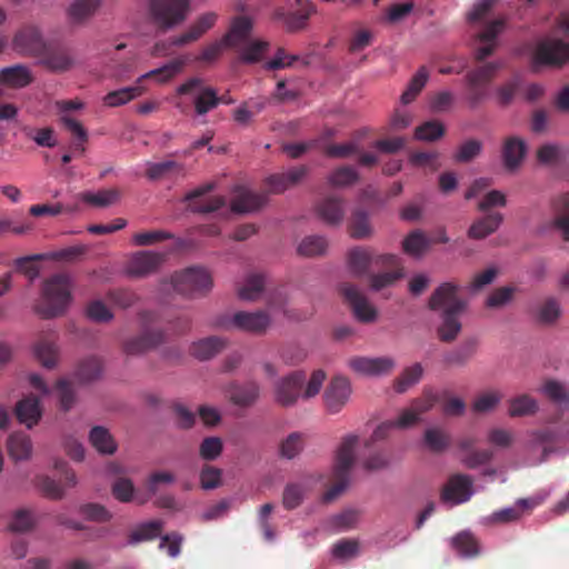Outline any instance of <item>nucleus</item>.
<instances>
[{
  "label": "nucleus",
  "mask_w": 569,
  "mask_h": 569,
  "mask_svg": "<svg viewBox=\"0 0 569 569\" xmlns=\"http://www.w3.org/2000/svg\"><path fill=\"white\" fill-rule=\"evenodd\" d=\"M351 393L350 382L345 377H335L323 393L325 405L330 413H338L348 402Z\"/></svg>",
  "instance_id": "nucleus-19"
},
{
  "label": "nucleus",
  "mask_w": 569,
  "mask_h": 569,
  "mask_svg": "<svg viewBox=\"0 0 569 569\" xmlns=\"http://www.w3.org/2000/svg\"><path fill=\"white\" fill-rule=\"evenodd\" d=\"M227 346V340L220 337H208L193 342L190 347V353L199 360H208Z\"/></svg>",
  "instance_id": "nucleus-29"
},
{
  "label": "nucleus",
  "mask_w": 569,
  "mask_h": 569,
  "mask_svg": "<svg viewBox=\"0 0 569 569\" xmlns=\"http://www.w3.org/2000/svg\"><path fill=\"white\" fill-rule=\"evenodd\" d=\"M359 442L356 435L346 436L337 449L332 468L333 483L323 493V501L331 502L337 499L349 485L350 470L355 463V449Z\"/></svg>",
  "instance_id": "nucleus-3"
},
{
  "label": "nucleus",
  "mask_w": 569,
  "mask_h": 569,
  "mask_svg": "<svg viewBox=\"0 0 569 569\" xmlns=\"http://www.w3.org/2000/svg\"><path fill=\"white\" fill-rule=\"evenodd\" d=\"M173 289L179 295L196 298L206 295L212 287L211 274L201 267H190L171 277Z\"/></svg>",
  "instance_id": "nucleus-6"
},
{
  "label": "nucleus",
  "mask_w": 569,
  "mask_h": 569,
  "mask_svg": "<svg viewBox=\"0 0 569 569\" xmlns=\"http://www.w3.org/2000/svg\"><path fill=\"white\" fill-rule=\"evenodd\" d=\"M423 373V368L420 363H415L406 368L402 373L395 381L397 392L402 393L411 386L419 382Z\"/></svg>",
  "instance_id": "nucleus-46"
},
{
  "label": "nucleus",
  "mask_w": 569,
  "mask_h": 569,
  "mask_svg": "<svg viewBox=\"0 0 569 569\" xmlns=\"http://www.w3.org/2000/svg\"><path fill=\"white\" fill-rule=\"evenodd\" d=\"M376 264L383 268H392L391 271L371 274L370 288L379 291L386 287L393 284L397 280L403 277V267L398 256L391 253H385L377 256Z\"/></svg>",
  "instance_id": "nucleus-15"
},
{
  "label": "nucleus",
  "mask_w": 569,
  "mask_h": 569,
  "mask_svg": "<svg viewBox=\"0 0 569 569\" xmlns=\"http://www.w3.org/2000/svg\"><path fill=\"white\" fill-rule=\"evenodd\" d=\"M162 531V522L154 520L141 525L129 536L130 543H137L144 540H152L157 538Z\"/></svg>",
  "instance_id": "nucleus-53"
},
{
  "label": "nucleus",
  "mask_w": 569,
  "mask_h": 569,
  "mask_svg": "<svg viewBox=\"0 0 569 569\" xmlns=\"http://www.w3.org/2000/svg\"><path fill=\"white\" fill-rule=\"evenodd\" d=\"M92 447L103 455H112L117 450V443L108 429L101 426L93 427L89 435Z\"/></svg>",
  "instance_id": "nucleus-36"
},
{
  "label": "nucleus",
  "mask_w": 569,
  "mask_h": 569,
  "mask_svg": "<svg viewBox=\"0 0 569 569\" xmlns=\"http://www.w3.org/2000/svg\"><path fill=\"white\" fill-rule=\"evenodd\" d=\"M305 497V488L299 483H288L283 490L282 503L288 510L301 505Z\"/></svg>",
  "instance_id": "nucleus-61"
},
{
  "label": "nucleus",
  "mask_w": 569,
  "mask_h": 569,
  "mask_svg": "<svg viewBox=\"0 0 569 569\" xmlns=\"http://www.w3.org/2000/svg\"><path fill=\"white\" fill-rule=\"evenodd\" d=\"M268 46L269 43L266 41H252L242 48L240 59L248 63L258 62L267 50Z\"/></svg>",
  "instance_id": "nucleus-64"
},
{
  "label": "nucleus",
  "mask_w": 569,
  "mask_h": 569,
  "mask_svg": "<svg viewBox=\"0 0 569 569\" xmlns=\"http://www.w3.org/2000/svg\"><path fill=\"white\" fill-rule=\"evenodd\" d=\"M453 549L462 557L471 558L480 553L479 542L470 532H460L451 540Z\"/></svg>",
  "instance_id": "nucleus-39"
},
{
  "label": "nucleus",
  "mask_w": 569,
  "mask_h": 569,
  "mask_svg": "<svg viewBox=\"0 0 569 569\" xmlns=\"http://www.w3.org/2000/svg\"><path fill=\"white\" fill-rule=\"evenodd\" d=\"M158 315L152 311H141L139 313L141 332L123 341L122 350L126 355H142L163 342V331L152 328L158 322Z\"/></svg>",
  "instance_id": "nucleus-4"
},
{
  "label": "nucleus",
  "mask_w": 569,
  "mask_h": 569,
  "mask_svg": "<svg viewBox=\"0 0 569 569\" xmlns=\"http://www.w3.org/2000/svg\"><path fill=\"white\" fill-rule=\"evenodd\" d=\"M546 397L558 405H569V388L557 380H547L542 387Z\"/></svg>",
  "instance_id": "nucleus-50"
},
{
  "label": "nucleus",
  "mask_w": 569,
  "mask_h": 569,
  "mask_svg": "<svg viewBox=\"0 0 569 569\" xmlns=\"http://www.w3.org/2000/svg\"><path fill=\"white\" fill-rule=\"evenodd\" d=\"M266 278L262 273L249 274L244 284L239 289V297L242 300L254 301L262 293Z\"/></svg>",
  "instance_id": "nucleus-41"
},
{
  "label": "nucleus",
  "mask_w": 569,
  "mask_h": 569,
  "mask_svg": "<svg viewBox=\"0 0 569 569\" xmlns=\"http://www.w3.org/2000/svg\"><path fill=\"white\" fill-rule=\"evenodd\" d=\"M266 202L267 197L264 194L252 192L244 187H238L231 200V210L237 213H248L260 209Z\"/></svg>",
  "instance_id": "nucleus-24"
},
{
  "label": "nucleus",
  "mask_w": 569,
  "mask_h": 569,
  "mask_svg": "<svg viewBox=\"0 0 569 569\" xmlns=\"http://www.w3.org/2000/svg\"><path fill=\"white\" fill-rule=\"evenodd\" d=\"M271 323L268 312L258 310L254 312L238 311L233 316L221 318L218 326L224 329H238L241 331L262 335Z\"/></svg>",
  "instance_id": "nucleus-9"
},
{
  "label": "nucleus",
  "mask_w": 569,
  "mask_h": 569,
  "mask_svg": "<svg viewBox=\"0 0 569 569\" xmlns=\"http://www.w3.org/2000/svg\"><path fill=\"white\" fill-rule=\"evenodd\" d=\"M232 403L241 407L251 406L259 397V386L249 382L244 386H234L229 392Z\"/></svg>",
  "instance_id": "nucleus-38"
},
{
  "label": "nucleus",
  "mask_w": 569,
  "mask_h": 569,
  "mask_svg": "<svg viewBox=\"0 0 569 569\" xmlns=\"http://www.w3.org/2000/svg\"><path fill=\"white\" fill-rule=\"evenodd\" d=\"M251 30V20L247 17H238L232 22L228 33L223 36L224 43H227L229 48H236L247 41Z\"/></svg>",
  "instance_id": "nucleus-32"
},
{
  "label": "nucleus",
  "mask_w": 569,
  "mask_h": 569,
  "mask_svg": "<svg viewBox=\"0 0 569 569\" xmlns=\"http://www.w3.org/2000/svg\"><path fill=\"white\" fill-rule=\"evenodd\" d=\"M40 62L52 72H66L74 64L71 51L63 46L48 43L46 52L40 56Z\"/></svg>",
  "instance_id": "nucleus-20"
},
{
  "label": "nucleus",
  "mask_w": 569,
  "mask_h": 569,
  "mask_svg": "<svg viewBox=\"0 0 569 569\" xmlns=\"http://www.w3.org/2000/svg\"><path fill=\"white\" fill-rule=\"evenodd\" d=\"M71 300L70 277L56 273L43 281L36 312L43 319L60 317L67 311Z\"/></svg>",
  "instance_id": "nucleus-2"
},
{
  "label": "nucleus",
  "mask_w": 569,
  "mask_h": 569,
  "mask_svg": "<svg viewBox=\"0 0 569 569\" xmlns=\"http://www.w3.org/2000/svg\"><path fill=\"white\" fill-rule=\"evenodd\" d=\"M144 92V88L141 86V83H137L131 87H124L114 91L108 92L102 101L103 104L109 108H116L123 106L137 97H140Z\"/></svg>",
  "instance_id": "nucleus-33"
},
{
  "label": "nucleus",
  "mask_w": 569,
  "mask_h": 569,
  "mask_svg": "<svg viewBox=\"0 0 569 569\" xmlns=\"http://www.w3.org/2000/svg\"><path fill=\"white\" fill-rule=\"evenodd\" d=\"M120 191L116 188L103 189L98 192H82L80 199L92 207L106 208L116 203L120 199Z\"/></svg>",
  "instance_id": "nucleus-37"
},
{
  "label": "nucleus",
  "mask_w": 569,
  "mask_h": 569,
  "mask_svg": "<svg viewBox=\"0 0 569 569\" xmlns=\"http://www.w3.org/2000/svg\"><path fill=\"white\" fill-rule=\"evenodd\" d=\"M339 292L360 322L370 323L377 319V309L355 284L342 283Z\"/></svg>",
  "instance_id": "nucleus-10"
},
{
  "label": "nucleus",
  "mask_w": 569,
  "mask_h": 569,
  "mask_svg": "<svg viewBox=\"0 0 569 569\" xmlns=\"http://www.w3.org/2000/svg\"><path fill=\"white\" fill-rule=\"evenodd\" d=\"M501 154L505 168L513 171L521 166L527 154V143L520 137H508L503 141Z\"/></svg>",
  "instance_id": "nucleus-21"
},
{
  "label": "nucleus",
  "mask_w": 569,
  "mask_h": 569,
  "mask_svg": "<svg viewBox=\"0 0 569 569\" xmlns=\"http://www.w3.org/2000/svg\"><path fill=\"white\" fill-rule=\"evenodd\" d=\"M429 240L421 230L410 232L402 241L403 251L412 257H420L428 249Z\"/></svg>",
  "instance_id": "nucleus-42"
},
{
  "label": "nucleus",
  "mask_w": 569,
  "mask_h": 569,
  "mask_svg": "<svg viewBox=\"0 0 569 569\" xmlns=\"http://www.w3.org/2000/svg\"><path fill=\"white\" fill-rule=\"evenodd\" d=\"M47 42L34 26L22 27L13 37V50L22 56L40 58L46 52Z\"/></svg>",
  "instance_id": "nucleus-12"
},
{
  "label": "nucleus",
  "mask_w": 569,
  "mask_h": 569,
  "mask_svg": "<svg viewBox=\"0 0 569 569\" xmlns=\"http://www.w3.org/2000/svg\"><path fill=\"white\" fill-rule=\"evenodd\" d=\"M303 448V436L299 432L290 433L280 445V455L283 458L292 459Z\"/></svg>",
  "instance_id": "nucleus-60"
},
{
  "label": "nucleus",
  "mask_w": 569,
  "mask_h": 569,
  "mask_svg": "<svg viewBox=\"0 0 569 569\" xmlns=\"http://www.w3.org/2000/svg\"><path fill=\"white\" fill-rule=\"evenodd\" d=\"M184 60L174 59L164 66L146 72L137 79V83H142L147 79H153L158 83H167L172 80L178 73L182 71Z\"/></svg>",
  "instance_id": "nucleus-31"
},
{
  "label": "nucleus",
  "mask_w": 569,
  "mask_h": 569,
  "mask_svg": "<svg viewBox=\"0 0 569 569\" xmlns=\"http://www.w3.org/2000/svg\"><path fill=\"white\" fill-rule=\"evenodd\" d=\"M472 496V478L457 473L451 476L441 491V500L455 505L468 501Z\"/></svg>",
  "instance_id": "nucleus-18"
},
{
  "label": "nucleus",
  "mask_w": 569,
  "mask_h": 569,
  "mask_svg": "<svg viewBox=\"0 0 569 569\" xmlns=\"http://www.w3.org/2000/svg\"><path fill=\"white\" fill-rule=\"evenodd\" d=\"M319 217L328 224H339L345 216L342 199L327 197L317 207Z\"/></svg>",
  "instance_id": "nucleus-30"
},
{
  "label": "nucleus",
  "mask_w": 569,
  "mask_h": 569,
  "mask_svg": "<svg viewBox=\"0 0 569 569\" xmlns=\"http://www.w3.org/2000/svg\"><path fill=\"white\" fill-rule=\"evenodd\" d=\"M166 259V254L156 251L142 250L133 253L126 264V272L133 278H144L158 271Z\"/></svg>",
  "instance_id": "nucleus-14"
},
{
  "label": "nucleus",
  "mask_w": 569,
  "mask_h": 569,
  "mask_svg": "<svg viewBox=\"0 0 569 569\" xmlns=\"http://www.w3.org/2000/svg\"><path fill=\"white\" fill-rule=\"evenodd\" d=\"M372 230L366 211L357 210L353 212L350 223V233L352 238L363 239L371 234Z\"/></svg>",
  "instance_id": "nucleus-54"
},
{
  "label": "nucleus",
  "mask_w": 569,
  "mask_h": 569,
  "mask_svg": "<svg viewBox=\"0 0 569 569\" xmlns=\"http://www.w3.org/2000/svg\"><path fill=\"white\" fill-rule=\"evenodd\" d=\"M34 355L43 367L52 369L58 362L59 349L54 341L48 338H41L34 345Z\"/></svg>",
  "instance_id": "nucleus-35"
},
{
  "label": "nucleus",
  "mask_w": 569,
  "mask_h": 569,
  "mask_svg": "<svg viewBox=\"0 0 569 569\" xmlns=\"http://www.w3.org/2000/svg\"><path fill=\"white\" fill-rule=\"evenodd\" d=\"M349 368L358 375L379 377L389 375L396 362L391 357H360L356 356L348 360Z\"/></svg>",
  "instance_id": "nucleus-16"
},
{
  "label": "nucleus",
  "mask_w": 569,
  "mask_h": 569,
  "mask_svg": "<svg viewBox=\"0 0 569 569\" xmlns=\"http://www.w3.org/2000/svg\"><path fill=\"white\" fill-rule=\"evenodd\" d=\"M376 260L377 257H375L373 252L368 248L356 247L348 253L349 266L358 276L366 273L371 263L376 264Z\"/></svg>",
  "instance_id": "nucleus-34"
},
{
  "label": "nucleus",
  "mask_w": 569,
  "mask_h": 569,
  "mask_svg": "<svg viewBox=\"0 0 569 569\" xmlns=\"http://www.w3.org/2000/svg\"><path fill=\"white\" fill-rule=\"evenodd\" d=\"M190 9V0H149L150 14L163 30L183 22Z\"/></svg>",
  "instance_id": "nucleus-7"
},
{
  "label": "nucleus",
  "mask_w": 569,
  "mask_h": 569,
  "mask_svg": "<svg viewBox=\"0 0 569 569\" xmlns=\"http://www.w3.org/2000/svg\"><path fill=\"white\" fill-rule=\"evenodd\" d=\"M328 247L327 240L320 236L306 237L298 246V253L303 257L322 254Z\"/></svg>",
  "instance_id": "nucleus-52"
},
{
  "label": "nucleus",
  "mask_w": 569,
  "mask_h": 569,
  "mask_svg": "<svg viewBox=\"0 0 569 569\" xmlns=\"http://www.w3.org/2000/svg\"><path fill=\"white\" fill-rule=\"evenodd\" d=\"M423 442L435 453L443 452L451 443V437L440 428H429L425 431Z\"/></svg>",
  "instance_id": "nucleus-40"
},
{
  "label": "nucleus",
  "mask_w": 569,
  "mask_h": 569,
  "mask_svg": "<svg viewBox=\"0 0 569 569\" xmlns=\"http://www.w3.org/2000/svg\"><path fill=\"white\" fill-rule=\"evenodd\" d=\"M459 286L445 282L440 284L429 299L431 310H442V322L438 328V337L442 342L453 341L461 331L460 315L466 301L458 297Z\"/></svg>",
  "instance_id": "nucleus-1"
},
{
  "label": "nucleus",
  "mask_w": 569,
  "mask_h": 569,
  "mask_svg": "<svg viewBox=\"0 0 569 569\" xmlns=\"http://www.w3.org/2000/svg\"><path fill=\"white\" fill-rule=\"evenodd\" d=\"M58 391L60 408L63 411H69L76 402V392L71 382L64 378L59 379L56 383Z\"/></svg>",
  "instance_id": "nucleus-59"
},
{
  "label": "nucleus",
  "mask_w": 569,
  "mask_h": 569,
  "mask_svg": "<svg viewBox=\"0 0 569 569\" xmlns=\"http://www.w3.org/2000/svg\"><path fill=\"white\" fill-rule=\"evenodd\" d=\"M428 70L426 67H420L417 73L412 77L408 88L401 94L400 100L403 104H408L416 99L419 92L423 89L428 81Z\"/></svg>",
  "instance_id": "nucleus-43"
},
{
  "label": "nucleus",
  "mask_w": 569,
  "mask_h": 569,
  "mask_svg": "<svg viewBox=\"0 0 569 569\" xmlns=\"http://www.w3.org/2000/svg\"><path fill=\"white\" fill-rule=\"evenodd\" d=\"M101 372V360L96 357H90L79 363L76 377L82 382H89L99 378Z\"/></svg>",
  "instance_id": "nucleus-49"
},
{
  "label": "nucleus",
  "mask_w": 569,
  "mask_h": 569,
  "mask_svg": "<svg viewBox=\"0 0 569 569\" xmlns=\"http://www.w3.org/2000/svg\"><path fill=\"white\" fill-rule=\"evenodd\" d=\"M222 441L219 437H207L199 447V455L204 460H214L222 452Z\"/></svg>",
  "instance_id": "nucleus-62"
},
{
  "label": "nucleus",
  "mask_w": 569,
  "mask_h": 569,
  "mask_svg": "<svg viewBox=\"0 0 569 569\" xmlns=\"http://www.w3.org/2000/svg\"><path fill=\"white\" fill-rule=\"evenodd\" d=\"M14 415L20 423L31 429L42 417L40 400L32 395L24 397L16 403Z\"/></svg>",
  "instance_id": "nucleus-23"
},
{
  "label": "nucleus",
  "mask_w": 569,
  "mask_h": 569,
  "mask_svg": "<svg viewBox=\"0 0 569 569\" xmlns=\"http://www.w3.org/2000/svg\"><path fill=\"white\" fill-rule=\"evenodd\" d=\"M501 67V62L492 61L480 64L466 73L465 80L468 89L466 100L471 109L477 108L487 99L488 87Z\"/></svg>",
  "instance_id": "nucleus-5"
},
{
  "label": "nucleus",
  "mask_w": 569,
  "mask_h": 569,
  "mask_svg": "<svg viewBox=\"0 0 569 569\" xmlns=\"http://www.w3.org/2000/svg\"><path fill=\"white\" fill-rule=\"evenodd\" d=\"M538 410L537 401L528 396L521 395L510 400L509 415L511 417H522L536 413Z\"/></svg>",
  "instance_id": "nucleus-47"
},
{
  "label": "nucleus",
  "mask_w": 569,
  "mask_h": 569,
  "mask_svg": "<svg viewBox=\"0 0 569 569\" xmlns=\"http://www.w3.org/2000/svg\"><path fill=\"white\" fill-rule=\"evenodd\" d=\"M217 20V14L213 12H207L200 16L190 29L179 37H174L171 40L172 46H183L198 40L203 33L211 29Z\"/></svg>",
  "instance_id": "nucleus-26"
},
{
  "label": "nucleus",
  "mask_w": 569,
  "mask_h": 569,
  "mask_svg": "<svg viewBox=\"0 0 569 569\" xmlns=\"http://www.w3.org/2000/svg\"><path fill=\"white\" fill-rule=\"evenodd\" d=\"M34 77L24 64H14L0 69V84L10 89H22L31 84Z\"/></svg>",
  "instance_id": "nucleus-25"
},
{
  "label": "nucleus",
  "mask_w": 569,
  "mask_h": 569,
  "mask_svg": "<svg viewBox=\"0 0 569 569\" xmlns=\"http://www.w3.org/2000/svg\"><path fill=\"white\" fill-rule=\"evenodd\" d=\"M306 375L303 371H293L281 378L274 386V399L282 407H291L302 397Z\"/></svg>",
  "instance_id": "nucleus-11"
},
{
  "label": "nucleus",
  "mask_w": 569,
  "mask_h": 569,
  "mask_svg": "<svg viewBox=\"0 0 569 569\" xmlns=\"http://www.w3.org/2000/svg\"><path fill=\"white\" fill-rule=\"evenodd\" d=\"M101 4V0H76L69 8L73 20L81 21L92 16Z\"/></svg>",
  "instance_id": "nucleus-55"
},
{
  "label": "nucleus",
  "mask_w": 569,
  "mask_h": 569,
  "mask_svg": "<svg viewBox=\"0 0 569 569\" xmlns=\"http://www.w3.org/2000/svg\"><path fill=\"white\" fill-rule=\"evenodd\" d=\"M503 221L500 212H490L477 219L468 229V237L475 240H481L496 232Z\"/></svg>",
  "instance_id": "nucleus-27"
},
{
  "label": "nucleus",
  "mask_w": 569,
  "mask_h": 569,
  "mask_svg": "<svg viewBox=\"0 0 569 569\" xmlns=\"http://www.w3.org/2000/svg\"><path fill=\"white\" fill-rule=\"evenodd\" d=\"M36 519L31 510L19 509L13 513L9 525L11 531L26 532L34 527Z\"/></svg>",
  "instance_id": "nucleus-58"
},
{
  "label": "nucleus",
  "mask_w": 569,
  "mask_h": 569,
  "mask_svg": "<svg viewBox=\"0 0 569 569\" xmlns=\"http://www.w3.org/2000/svg\"><path fill=\"white\" fill-rule=\"evenodd\" d=\"M197 91L193 100L194 110L198 116H203L217 108L220 103L230 104L233 100H223L218 97L217 91L211 87H204L201 78L194 77L188 79L186 82L177 88V93L189 94Z\"/></svg>",
  "instance_id": "nucleus-8"
},
{
  "label": "nucleus",
  "mask_w": 569,
  "mask_h": 569,
  "mask_svg": "<svg viewBox=\"0 0 569 569\" xmlns=\"http://www.w3.org/2000/svg\"><path fill=\"white\" fill-rule=\"evenodd\" d=\"M552 227L563 241H569V193H560L551 200Z\"/></svg>",
  "instance_id": "nucleus-22"
},
{
  "label": "nucleus",
  "mask_w": 569,
  "mask_h": 569,
  "mask_svg": "<svg viewBox=\"0 0 569 569\" xmlns=\"http://www.w3.org/2000/svg\"><path fill=\"white\" fill-rule=\"evenodd\" d=\"M445 134V127L441 122L431 120L417 127L415 138L421 141H435Z\"/></svg>",
  "instance_id": "nucleus-56"
},
{
  "label": "nucleus",
  "mask_w": 569,
  "mask_h": 569,
  "mask_svg": "<svg viewBox=\"0 0 569 569\" xmlns=\"http://www.w3.org/2000/svg\"><path fill=\"white\" fill-rule=\"evenodd\" d=\"M358 172L349 166H343L329 176V183L333 187H347L353 184L358 180Z\"/></svg>",
  "instance_id": "nucleus-57"
},
{
  "label": "nucleus",
  "mask_w": 569,
  "mask_h": 569,
  "mask_svg": "<svg viewBox=\"0 0 569 569\" xmlns=\"http://www.w3.org/2000/svg\"><path fill=\"white\" fill-rule=\"evenodd\" d=\"M7 449L9 457L18 462L26 461L31 458L32 455V441L30 437L24 432H13L7 440Z\"/></svg>",
  "instance_id": "nucleus-28"
},
{
  "label": "nucleus",
  "mask_w": 569,
  "mask_h": 569,
  "mask_svg": "<svg viewBox=\"0 0 569 569\" xmlns=\"http://www.w3.org/2000/svg\"><path fill=\"white\" fill-rule=\"evenodd\" d=\"M332 556L339 560H350L359 556L360 542L357 539L343 538L332 546Z\"/></svg>",
  "instance_id": "nucleus-45"
},
{
  "label": "nucleus",
  "mask_w": 569,
  "mask_h": 569,
  "mask_svg": "<svg viewBox=\"0 0 569 569\" xmlns=\"http://www.w3.org/2000/svg\"><path fill=\"white\" fill-rule=\"evenodd\" d=\"M569 61V43L546 39L538 43L533 53L535 64L562 66Z\"/></svg>",
  "instance_id": "nucleus-13"
},
{
  "label": "nucleus",
  "mask_w": 569,
  "mask_h": 569,
  "mask_svg": "<svg viewBox=\"0 0 569 569\" xmlns=\"http://www.w3.org/2000/svg\"><path fill=\"white\" fill-rule=\"evenodd\" d=\"M476 348L477 342L468 340L460 348L448 352L445 362L449 366H463L473 356Z\"/></svg>",
  "instance_id": "nucleus-51"
},
{
  "label": "nucleus",
  "mask_w": 569,
  "mask_h": 569,
  "mask_svg": "<svg viewBox=\"0 0 569 569\" xmlns=\"http://www.w3.org/2000/svg\"><path fill=\"white\" fill-rule=\"evenodd\" d=\"M213 188L214 184L212 182H208L186 196V200L189 202V208L192 212L210 213L219 210L226 204V199L220 196L201 199L203 196L212 191Z\"/></svg>",
  "instance_id": "nucleus-17"
},
{
  "label": "nucleus",
  "mask_w": 569,
  "mask_h": 569,
  "mask_svg": "<svg viewBox=\"0 0 569 569\" xmlns=\"http://www.w3.org/2000/svg\"><path fill=\"white\" fill-rule=\"evenodd\" d=\"M173 234L166 230H146L132 236L131 242L137 247H148L173 239Z\"/></svg>",
  "instance_id": "nucleus-44"
},
{
  "label": "nucleus",
  "mask_w": 569,
  "mask_h": 569,
  "mask_svg": "<svg viewBox=\"0 0 569 569\" xmlns=\"http://www.w3.org/2000/svg\"><path fill=\"white\" fill-rule=\"evenodd\" d=\"M183 166L178 163L177 161L167 160L162 162L148 163V168L146 170V176L150 180H159L169 173H182Z\"/></svg>",
  "instance_id": "nucleus-48"
},
{
  "label": "nucleus",
  "mask_w": 569,
  "mask_h": 569,
  "mask_svg": "<svg viewBox=\"0 0 569 569\" xmlns=\"http://www.w3.org/2000/svg\"><path fill=\"white\" fill-rule=\"evenodd\" d=\"M222 472L219 468L204 465L200 471V485L204 490L216 489L221 485Z\"/></svg>",
  "instance_id": "nucleus-63"
}]
</instances>
